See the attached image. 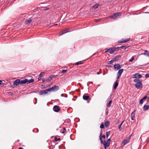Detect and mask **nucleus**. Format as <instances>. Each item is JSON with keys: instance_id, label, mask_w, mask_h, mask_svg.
Wrapping results in <instances>:
<instances>
[{"instance_id": "f257e3e1", "label": "nucleus", "mask_w": 149, "mask_h": 149, "mask_svg": "<svg viewBox=\"0 0 149 149\" xmlns=\"http://www.w3.org/2000/svg\"><path fill=\"white\" fill-rule=\"evenodd\" d=\"M119 49V47H112L106 49L105 51V53L109 52L110 54H113L115 52H118Z\"/></svg>"}, {"instance_id": "f03ea898", "label": "nucleus", "mask_w": 149, "mask_h": 149, "mask_svg": "<svg viewBox=\"0 0 149 149\" xmlns=\"http://www.w3.org/2000/svg\"><path fill=\"white\" fill-rule=\"evenodd\" d=\"M121 13H114L113 15L109 16V17L114 19H116L120 18L121 16Z\"/></svg>"}, {"instance_id": "7ed1b4c3", "label": "nucleus", "mask_w": 149, "mask_h": 149, "mask_svg": "<svg viewBox=\"0 0 149 149\" xmlns=\"http://www.w3.org/2000/svg\"><path fill=\"white\" fill-rule=\"evenodd\" d=\"M110 139H109L107 140V142L105 141H104L103 145L105 149H106V148L109 146L110 144Z\"/></svg>"}, {"instance_id": "20e7f679", "label": "nucleus", "mask_w": 149, "mask_h": 149, "mask_svg": "<svg viewBox=\"0 0 149 149\" xmlns=\"http://www.w3.org/2000/svg\"><path fill=\"white\" fill-rule=\"evenodd\" d=\"M50 92L51 91H56L59 89V87L58 86H52V87L50 88H49Z\"/></svg>"}, {"instance_id": "39448f33", "label": "nucleus", "mask_w": 149, "mask_h": 149, "mask_svg": "<svg viewBox=\"0 0 149 149\" xmlns=\"http://www.w3.org/2000/svg\"><path fill=\"white\" fill-rule=\"evenodd\" d=\"M135 86L138 89L141 88L142 87V84L141 82L140 81V82H137V83H136L135 85Z\"/></svg>"}, {"instance_id": "423d86ee", "label": "nucleus", "mask_w": 149, "mask_h": 149, "mask_svg": "<svg viewBox=\"0 0 149 149\" xmlns=\"http://www.w3.org/2000/svg\"><path fill=\"white\" fill-rule=\"evenodd\" d=\"M49 92H50V91L49 88L45 90L41 91L39 92V95H42L44 94H47Z\"/></svg>"}, {"instance_id": "0eeeda50", "label": "nucleus", "mask_w": 149, "mask_h": 149, "mask_svg": "<svg viewBox=\"0 0 149 149\" xmlns=\"http://www.w3.org/2000/svg\"><path fill=\"white\" fill-rule=\"evenodd\" d=\"M53 110L56 112H58L60 110V107L57 105L54 106L53 108Z\"/></svg>"}, {"instance_id": "6e6552de", "label": "nucleus", "mask_w": 149, "mask_h": 149, "mask_svg": "<svg viewBox=\"0 0 149 149\" xmlns=\"http://www.w3.org/2000/svg\"><path fill=\"white\" fill-rule=\"evenodd\" d=\"M142 77V76L139 74L137 73L133 75L132 78H141Z\"/></svg>"}, {"instance_id": "1a4fd4ad", "label": "nucleus", "mask_w": 149, "mask_h": 149, "mask_svg": "<svg viewBox=\"0 0 149 149\" xmlns=\"http://www.w3.org/2000/svg\"><path fill=\"white\" fill-rule=\"evenodd\" d=\"M130 38L125 39L124 40L122 39V40H119L118 42L119 43H124L127 42L130 40Z\"/></svg>"}, {"instance_id": "9d476101", "label": "nucleus", "mask_w": 149, "mask_h": 149, "mask_svg": "<svg viewBox=\"0 0 149 149\" xmlns=\"http://www.w3.org/2000/svg\"><path fill=\"white\" fill-rule=\"evenodd\" d=\"M69 30L68 29H66L65 30H64L62 31H61L60 33H59V36H61L63 34H65L66 33L68 32H70L69 31H68Z\"/></svg>"}, {"instance_id": "9b49d317", "label": "nucleus", "mask_w": 149, "mask_h": 149, "mask_svg": "<svg viewBox=\"0 0 149 149\" xmlns=\"http://www.w3.org/2000/svg\"><path fill=\"white\" fill-rule=\"evenodd\" d=\"M20 82L19 79H17L14 81L13 83L14 85L16 86H18L19 84H20Z\"/></svg>"}, {"instance_id": "f8f14e48", "label": "nucleus", "mask_w": 149, "mask_h": 149, "mask_svg": "<svg viewBox=\"0 0 149 149\" xmlns=\"http://www.w3.org/2000/svg\"><path fill=\"white\" fill-rule=\"evenodd\" d=\"M114 68L116 70H118L120 68V64H115L114 65Z\"/></svg>"}, {"instance_id": "ddd939ff", "label": "nucleus", "mask_w": 149, "mask_h": 149, "mask_svg": "<svg viewBox=\"0 0 149 149\" xmlns=\"http://www.w3.org/2000/svg\"><path fill=\"white\" fill-rule=\"evenodd\" d=\"M129 142V141L127 140H124L121 144L122 146H124L125 145Z\"/></svg>"}, {"instance_id": "4468645a", "label": "nucleus", "mask_w": 149, "mask_h": 149, "mask_svg": "<svg viewBox=\"0 0 149 149\" xmlns=\"http://www.w3.org/2000/svg\"><path fill=\"white\" fill-rule=\"evenodd\" d=\"M134 111H133L131 114V119L132 120H134V119L135 118V113H134Z\"/></svg>"}, {"instance_id": "2eb2a0df", "label": "nucleus", "mask_w": 149, "mask_h": 149, "mask_svg": "<svg viewBox=\"0 0 149 149\" xmlns=\"http://www.w3.org/2000/svg\"><path fill=\"white\" fill-rule=\"evenodd\" d=\"M20 84H25L26 83V82H27V79H25L24 80H22L21 81L20 80Z\"/></svg>"}, {"instance_id": "dca6fc26", "label": "nucleus", "mask_w": 149, "mask_h": 149, "mask_svg": "<svg viewBox=\"0 0 149 149\" xmlns=\"http://www.w3.org/2000/svg\"><path fill=\"white\" fill-rule=\"evenodd\" d=\"M123 71V69H121L119 70L117 73V75H119L121 76V75Z\"/></svg>"}, {"instance_id": "f3484780", "label": "nucleus", "mask_w": 149, "mask_h": 149, "mask_svg": "<svg viewBox=\"0 0 149 149\" xmlns=\"http://www.w3.org/2000/svg\"><path fill=\"white\" fill-rule=\"evenodd\" d=\"M89 97L88 95H84L83 97V99L86 100H88Z\"/></svg>"}, {"instance_id": "a211bd4d", "label": "nucleus", "mask_w": 149, "mask_h": 149, "mask_svg": "<svg viewBox=\"0 0 149 149\" xmlns=\"http://www.w3.org/2000/svg\"><path fill=\"white\" fill-rule=\"evenodd\" d=\"M34 81V80L32 79H31L29 80L27 79V82H26V83H27V84H29L30 83L33 82Z\"/></svg>"}, {"instance_id": "6ab92c4d", "label": "nucleus", "mask_w": 149, "mask_h": 149, "mask_svg": "<svg viewBox=\"0 0 149 149\" xmlns=\"http://www.w3.org/2000/svg\"><path fill=\"white\" fill-rule=\"evenodd\" d=\"M117 80L114 83L113 88L114 89H116L118 85V83L117 82Z\"/></svg>"}, {"instance_id": "aec40b11", "label": "nucleus", "mask_w": 149, "mask_h": 149, "mask_svg": "<svg viewBox=\"0 0 149 149\" xmlns=\"http://www.w3.org/2000/svg\"><path fill=\"white\" fill-rule=\"evenodd\" d=\"M120 57V55H117L115 57L113 58V59L115 61H116L118 60Z\"/></svg>"}, {"instance_id": "412c9836", "label": "nucleus", "mask_w": 149, "mask_h": 149, "mask_svg": "<svg viewBox=\"0 0 149 149\" xmlns=\"http://www.w3.org/2000/svg\"><path fill=\"white\" fill-rule=\"evenodd\" d=\"M149 108V105H144L143 107V109L144 110L146 111L148 110Z\"/></svg>"}, {"instance_id": "4be33fe9", "label": "nucleus", "mask_w": 149, "mask_h": 149, "mask_svg": "<svg viewBox=\"0 0 149 149\" xmlns=\"http://www.w3.org/2000/svg\"><path fill=\"white\" fill-rule=\"evenodd\" d=\"M31 21L32 19H31L29 18L28 20L26 21L25 24H29L31 23Z\"/></svg>"}, {"instance_id": "5701e85b", "label": "nucleus", "mask_w": 149, "mask_h": 149, "mask_svg": "<svg viewBox=\"0 0 149 149\" xmlns=\"http://www.w3.org/2000/svg\"><path fill=\"white\" fill-rule=\"evenodd\" d=\"M102 132H101L100 133V140L101 143L102 144H103V143H104V141H103L102 139L101 138V135H102Z\"/></svg>"}, {"instance_id": "b1692460", "label": "nucleus", "mask_w": 149, "mask_h": 149, "mask_svg": "<svg viewBox=\"0 0 149 149\" xmlns=\"http://www.w3.org/2000/svg\"><path fill=\"white\" fill-rule=\"evenodd\" d=\"M52 77H47L46 79V81H50L52 79Z\"/></svg>"}, {"instance_id": "393cba45", "label": "nucleus", "mask_w": 149, "mask_h": 149, "mask_svg": "<svg viewBox=\"0 0 149 149\" xmlns=\"http://www.w3.org/2000/svg\"><path fill=\"white\" fill-rule=\"evenodd\" d=\"M112 101L111 100H110V101H109L108 103L107 104V106L110 107L111 106V104L112 103Z\"/></svg>"}, {"instance_id": "a878e982", "label": "nucleus", "mask_w": 149, "mask_h": 149, "mask_svg": "<svg viewBox=\"0 0 149 149\" xmlns=\"http://www.w3.org/2000/svg\"><path fill=\"white\" fill-rule=\"evenodd\" d=\"M109 124H110L109 122L108 121H107L105 123L104 125H105V126L106 127H107L108 125H109Z\"/></svg>"}, {"instance_id": "bb28decb", "label": "nucleus", "mask_w": 149, "mask_h": 149, "mask_svg": "<svg viewBox=\"0 0 149 149\" xmlns=\"http://www.w3.org/2000/svg\"><path fill=\"white\" fill-rule=\"evenodd\" d=\"M124 122V121H123L118 126V129L120 130H122L121 125Z\"/></svg>"}, {"instance_id": "cd10ccee", "label": "nucleus", "mask_w": 149, "mask_h": 149, "mask_svg": "<svg viewBox=\"0 0 149 149\" xmlns=\"http://www.w3.org/2000/svg\"><path fill=\"white\" fill-rule=\"evenodd\" d=\"M83 63L82 62V61H79L76 62L75 63V64L76 65H79L80 64H82Z\"/></svg>"}, {"instance_id": "c85d7f7f", "label": "nucleus", "mask_w": 149, "mask_h": 149, "mask_svg": "<svg viewBox=\"0 0 149 149\" xmlns=\"http://www.w3.org/2000/svg\"><path fill=\"white\" fill-rule=\"evenodd\" d=\"M99 6V4H95V5H94L93 6V7L96 9V8H97Z\"/></svg>"}, {"instance_id": "c756f323", "label": "nucleus", "mask_w": 149, "mask_h": 149, "mask_svg": "<svg viewBox=\"0 0 149 149\" xmlns=\"http://www.w3.org/2000/svg\"><path fill=\"white\" fill-rule=\"evenodd\" d=\"M114 61H115L113 59L110 61H109L108 62V64H111L112 63H113Z\"/></svg>"}, {"instance_id": "7c9ffc66", "label": "nucleus", "mask_w": 149, "mask_h": 149, "mask_svg": "<svg viewBox=\"0 0 149 149\" xmlns=\"http://www.w3.org/2000/svg\"><path fill=\"white\" fill-rule=\"evenodd\" d=\"M134 81L135 82L137 83V82H140V80L139 79H135L134 80Z\"/></svg>"}, {"instance_id": "2f4dec72", "label": "nucleus", "mask_w": 149, "mask_h": 149, "mask_svg": "<svg viewBox=\"0 0 149 149\" xmlns=\"http://www.w3.org/2000/svg\"><path fill=\"white\" fill-rule=\"evenodd\" d=\"M142 54L146 55L149 57V52H148V53H144L143 54Z\"/></svg>"}, {"instance_id": "473e14b6", "label": "nucleus", "mask_w": 149, "mask_h": 149, "mask_svg": "<svg viewBox=\"0 0 149 149\" xmlns=\"http://www.w3.org/2000/svg\"><path fill=\"white\" fill-rule=\"evenodd\" d=\"M44 74H45V72H41L39 76H40V77H42V76Z\"/></svg>"}, {"instance_id": "72a5a7b5", "label": "nucleus", "mask_w": 149, "mask_h": 149, "mask_svg": "<svg viewBox=\"0 0 149 149\" xmlns=\"http://www.w3.org/2000/svg\"><path fill=\"white\" fill-rule=\"evenodd\" d=\"M134 59V58L132 56L131 58L129 60V61L131 62Z\"/></svg>"}, {"instance_id": "f704fd0d", "label": "nucleus", "mask_w": 149, "mask_h": 149, "mask_svg": "<svg viewBox=\"0 0 149 149\" xmlns=\"http://www.w3.org/2000/svg\"><path fill=\"white\" fill-rule=\"evenodd\" d=\"M54 140L55 141H59L60 140V138H57V137H55V138Z\"/></svg>"}, {"instance_id": "c9c22d12", "label": "nucleus", "mask_w": 149, "mask_h": 149, "mask_svg": "<svg viewBox=\"0 0 149 149\" xmlns=\"http://www.w3.org/2000/svg\"><path fill=\"white\" fill-rule=\"evenodd\" d=\"M110 133V131H108V132H106V136L107 137V138L108 137Z\"/></svg>"}, {"instance_id": "e433bc0d", "label": "nucleus", "mask_w": 149, "mask_h": 149, "mask_svg": "<svg viewBox=\"0 0 149 149\" xmlns=\"http://www.w3.org/2000/svg\"><path fill=\"white\" fill-rule=\"evenodd\" d=\"M66 72V70H62L61 72V73H64Z\"/></svg>"}, {"instance_id": "4c0bfd02", "label": "nucleus", "mask_w": 149, "mask_h": 149, "mask_svg": "<svg viewBox=\"0 0 149 149\" xmlns=\"http://www.w3.org/2000/svg\"><path fill=\"white\" fill-rule=\"evenodd\" d=\"M143 103V100L142 99H141L139 101L140 104H142Z\"/></svg>"}, {"instance_id": "58836bf2", "label": "nucleus", "mask_w": 149, "mask_h": 149, "mask_svg": "<svg viewBox=\"0 0 149 149\" xmlns=\"http://www.w3.org/2000/svg\"><path fill=\"white\" fill-rule=\"evenodd\" d=\"M104 125L103 124H101L100 125V127L101 128V129H103L104 128Z\"/></svg>"}, {"instance_id": "ea45409f", "label": "nucleus", "mask_w": 149, "mask_h": 149, "mask_svg": "<svg viewBox=\"0 0 149 149\" xmlns=\"http://www.w3.org/2000/svg\"><path fill=\"white\" fill-rule=\"evenodd\" d=\"M63 131L62 132V134H64L66 132V129H65V128H63Z\"/></svg>"}, {"instance_id": "a19ab883", "label": "nucleus", "mask_w": 149, "mask_h": 149, "mask_svg": "<svg viewBox=\"0 0 149 149\" xmlns=\"http://www.w3.org/2000/svg\"><path fill=\"white\" fill-rule=\"evenodd\" d=\"M119 122V121L118 120H117L115 121V123L116 124H118Z\"/></svg>"}, {"instance_id": "79ce46f5", "label": "nucleus", "mask_w": 149, "mask_h": 149, "mask_svg": "<svg viewBox=\"0 0 149 149\" xmlns=\"http://www.w3.org/2000/svg\"><path fill=\"white\" fill-rule=\"evenodd\" d=\"M145 76L146 78H148L149 77V74H146Z\"/></svg>"}, {"instance_id": "37998d69", "label": "nucleus", "mask_w": 149, "mask_h": 149, "mask_svg": "<svg viewBox=\"0 0 149 149\" xmlns=\"http://www.w3.org/2000/svg\"><path fill=\"white\" fill-rule=\"evenodd\" d=\"M147 98V96H145L142 99L143 100L146 99Z\"/></svg>"}, {"instance_id": "c03bdc74", "label": "nucleus", "mask_w": 149, "mask_h": 149, "mask_svg": "<svg viewBox=\"0 0 149 149\" xmlns=\"http://www.w3.org/2000/svg\"><path fill=\"white\" fill-rule=\"evenodd\" d=\"M120 47L122 48H125L124 49V50H125L126 48L125 47V46H122L121 47Z\"/></svg>"}, {"instance_id": "a18cd8bd", "label": "nucleus", "mask_w": 149, "mask_h": 149, "mask_svg": "<svg viewBox=\"0 0 149 149\" xmlns=\"http://www.w3.org/2000/svg\"><path fill=\"white\" fill-rule=\"evenodd\" d=\"M41 77H40V76H39V77H38V81H40L41 80Z\"/></svg>"}, {"instance_id": "49530a36", "label": "nucleus", "mask_w": 149, "mask_h": 149, "mask_svg": "<svg viewBox=\"0 0 149 149\" xmlns=\"http://www.w3.org/2000/svg\"><path fill=\"white\" fill-rule=\"evenodd\" d=\"M100 19H95V22H99L100 21Z\"/></svg>"}, {"instance_id": "de8ad7c7", "label": "nucleus", "mask_w": 149, "mask_h": 149, "mask_svg": "<svg viewBox=\"0 0 149 149\" xmlns=\"http://www.w3.org/2000/svg\"><path fill=\"white\" fill-rule=\"evenodd\" d=\"M45 81H46V79H42V82L43 83H44Z\"/></svg>"}, {"instance_id": "09e8293b", "label": "nucleus", "mask_w": 149, "mask_h": 149, "mask_svg": "<svg viewBox=\"0 0 149 149\" xmlns=\"http://www.w3.org/2000/svg\"><path fill=\"white\" fill-rule=\"evenodd\" d=\"M120 76H120V75H117V80L118 79H119V78H120Z\"/></svg>"}, {"instance_id": "8fccbe9b", "label": "nucleus", "mask_w": 149, "mask_h": 149, "mask_svg": "<svg viewBox=\"0 0 149 149\" xmlns=\"http://www.w3.org/2000/svg\"><path fill=\"white\" fill-rule=\"evenodd\" d=\"M103 137L104 139H105L106 138V136L105 135H103L102 136H101V137Z\"/></svg>"}, {"instance_id": "3c124183", "label": "nucleus", "mask_w": 149, "mask_h": 149, "mask_svg": "<svg viewBox=\"0 0 149 149\" xmlns=\"http://www.w3.org/2000/svg\"><path fill=\"white\" fill-rule=\"evenodd\" d=\"M49 9V8L46 7L45 8V10H48Z\"/></svg>"}, {"instance_id": "603ef678", "label": "nucleus", "mask_w": 149, "mask_h": 149, "mask_svg": "<svg viewBox=\"0 0 149 149\" xmlns=\"http://www.w3.org/2000/svg\"><path fill=\"white\" fill-rule=\"evenodd\" d=\"M2 84V81L0 80V85Z\"/></svg>"}, {"instance_id": "864d4df0", "label": "nucleus", "mask_w": 149, "mask_h": 149, "mask_svg": "<svg viewBox=\"0 0 149 149\" xmlns=\"http://www.w3.org/2000/svg\"><path fill=\"white\" fill-rule=\"evenodd\" d=\"M105 111H109V109H108V108H106V109Z\"/></svg>"}, {"instance_id": "5fc2aeb1", "label": "nucleus", "mask_w": 149, "mask_h": 149, "mask_svg": "<svg viewBox=\"0 0 149 149\" xmlns=\"http://www.w3.org/2000/svg\"><path fill=\"white\" fill-rule=\"evenodd\" d=\"M57 77V75H53L52 77Z\"/></svg>"}, {"instance_id": "6e6d98bb", "label": "nucleus", "mask_w": 149, "mask_h": 149, "mask_svg": "<svg viewBox=\"0 0 149 149\" xmlns=\"http://www.w3.org/2000/svg\"><path fill=\"white\" fill-rule=\"evenodd\" d=\"M106 115H107L108 114V111H106Z\"/></svg>"}, {"instance_id": "4d7b16f0", "label": "nucleus", "mask_w": 149, "mask_h": 149, "mask_svg": "<svg viewBox=\"0 0 149 149\" xmlns=\"http://www.w3.org/2000/svg\"><path fill=\"white\" fill-rule=\"evenodd\" d=\"M147 52H148V51H147V50H145V52H144V53H147Z\"/></svg>"}, {"instance_id": "13d9d810", "label": "nucleus", "mask_w": 149, "mask_h": 149, "mask_svg": "<svg viewBox=\"0 0 149 149\" xmlns=\"http://www.w3.org/2000/svg\"><path fill=\"white\" fill-rule=\"evenodd\" d=\"M89 83H91L92 84H93V83L92 82L90 81V82H89Z\"/></svg>"}, {"instance_id": "bf43d9fd", "label": "nucleus", "mask_w": 149, "mask_h": 149, "mask_svg": "<svg viewBox=\"0 0 149 149\" xmlns=\"http://www.w3.org/2000/svg\"><path fill=\"white\" fill-rule=\"evenodd\" d=\"M18 149H23V148L21 147H19L18 148Z\"/></svg>"}, {"instance_id": "052dcab7", "label": "nucleus", "mask_w": 149, "mask_h": 149, "mask_svg": "<svg viewBox=\"0 0 149 149\" xmlns=\"http://www.w3.org/2000/svg\"><path fill=\"white\" fill-rule=\"evenodd\" d=\"M3 2V0H0V3H2Z\"/></svg>"}, {"instance_id": "680f3d73", "label": "nucleus", "mask_w": 149, "mask_h": 149, "mask_svg": "<svg viewBox=\"0 0 149 149\" xmlns=\"http://www.w3.org/2000/svg\"><path fill=\"white\" fill-rule=\"evenodd\" d=\"M148 101L149 102V97L148 98Z\"/></svg>"}, {"instance_id": "e2e57ef3", "label": "nucleus", "mask_w": 149, "mask_h": 149, "mask_svg": "<svg viewBox=\"0 0 149 149\" xmlns=\"http://www.w3.org/2000/svg\"><path fill=\"white\" fill-rule=\"evenodd\" d=\"M87 86H89V85L88 84V83L87 84Z\"/></svg>"}, {"instance_id": "0e129e2a", "label": "nucleus", "mask_w": 149, "mask_h": 149, "mask_svg": "<svg viewBox=\"0 0 149 149\" xmlns=\"http://www.w3.org/2000/svg\"><path fill=\"white\" fill-rule=\"evenodd\" d=\"M54 25H57V24H54Z\"/></svg>"}, {"instance_id": "69168bd1", "label": "nucleus", "mask_w": 149, "mask_h": 149, "mask_svg": "<svg viewBox=\"0 0 149 149\" xmlns=\"http://www.w3.org/2000/svg\"><path fill=\"white\" fill-rule=\"evenodd\" d=\"M99 74V72H97V74Z\"/></svg>"}, {"instance_id": "338daca9", "label": "nucleus", "mask_w": 149, "mask_h": 149, "mask_svg": "<svg viewBox=\"0 0 149 149\" xmlns=\"http://www.w3.org/2000/svg\"><path fill=\"white\" fill-rule=\"evenodd\" d=\"M145 13H148V12H145Z\"/></svg>"}]
</instances>
